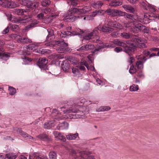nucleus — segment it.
Listing matches in <instances>:
<instances>
[{
    "mask_svg": "<svg viewBox=\"0 0 159 159\" xmlns=\"http://www.w3.org/2000/svg\"><path fill=\"white\" fill-rule=\"evenodd\" d=\"M139 89V87L137 85L133 84L130 87L129 90L131 92L137 91Z\"/></svg>",
    "mask_w": 159,
    "mask_h": 159,
    "instance_id": "44",
    "label": "nucleus"
},
{
    "mask_svg": "<svg viewBox=\"0 0 159 159\" xmlns=\"http://www.w3.org/2000/svg\"><path fill=\"white\" fill-rule=\"evenodd\" d=\"M80 29H78L76 31H73L71 32H70V34H69V36H75L78 35L80 36V37L81 35L80 34V32L79 31H78V30Z\"/></svg>",
    "mask_w": 159,
    "mask_h": 159,
    "instance_id": "50",
    "label": "nucleus"
},
{
    "mask_svg": "<svg viewBox=\"0 0 159 159\" xmlns=\"http://www.w3.org/2000/svg\"><path fill=\"white\" fill-rule=\"evenodd\" d=\"M20 2L23 5L26 6L28 8L33 9H36L37 12H38L39 10L36 9L39 5V3L38 2H32L31 1L28 0H19Z\"/></svg>",
    "mask_w": 159,
    "mask_h": 159,
    "instance_id": "4",
    "label": "nucleus"
},
{
    "mask_svg": "<svg viewBox=\"0 0 159 159\" xmlns=\"http://www.w3.org/2000/svg\"><path fill=\"white\" fill-rule=\"evenodd\" d=\"M133 25L134 27L137 29L139 31L146 33H148L149 32V30L147 27L137 22L134 21Z\"/></svg>",
    "mask_w": 159,
    "mask_h": 159,
    "instance_id": "8",
    "label": "nucleus"
},
{
    "mask_svg": "<svg viewBox=\"0 0 159 159\" xmlns=\"http://www.w3.org/2000/svg\"><path fill=\"white\" fill-rule=\"evenodd\" d=\"M50 3V0H43L41 2V5L43 7H46L49 5Z\"/></svg>",
    "mask_w": 159,
    "mask_h": 159,
    "instance_id": "51",
    "label": "nucleus"
},
{
    "mask_svg": "<svg viewBox=\"0 0 159 159\" xmlns=\"http://www.w3.org/2000/svg\"><path fill=\"white\" fill-rule=\"evenodd\" d=\"M79 153V156H77L75 157V159H95L93 156L88 154L87 152L82 151Z\"/></svg>",
    "mask_w": 159,
    "mask_h": 159,
    "instance_id": "7",
    "label": "nucleus"
},
{
    "mask_svg": "<svg viewBox=\"0 0 159 159\" xmlns=\"http://www.w3.org/2000/svg\"><path fill=\"white\" fill-rule=\"evenodd\" d=\"M122 7L126 12L131 13L134 12V8L130 5L125 4L122 6Z\"/></svg>",
    "mask_w": 159,
    "mask_h": 159,
    "instance_id": "26",
    "label": "nucleus"
},
{
    "mask_svg": "<svg viewBox=\"0 0 159 159\" xmlns=\"http://www.w3.org/2000/svg\"><path fill=\"white\" fill-rule=\"evenodd\" d=\"M125 12L120 11L117 9H115V16H122L125 14Z\"/></svg>",
    "mask_w": 159,
    "mask_h": 159,
    "instance_id": "46",
    "label": "nucleus"
},
{
    "mask_svg": "<svg viewBox=\"0 0 159 159\" xmlns=\"http://www.w3.org/2000/svg\"><path fill=\"white\" fill-rule=\"evenodd\" d=\"M103 4L101 1H98L91 4V6L93 8L97 9L100 8Z\"/></svg>",
    "mask_w": 159,
    "mask_h": 159,
    "instance_id": "35",
    "label": "nucleus"
},
{
    "mask_svg": "<svg viewBox=\"0 0 159 159\" xmlns=\"http://www.w3.org/2000/svg\"><path fill=\"white\" fill-rule=\"evenodd\" d=\"M0 5L4 7L13 8L18 7V3L11 1V0H0Z\"/></svg>",
    "mask_w": 159,
    "mask_h": 159,
    "instance_id": "5",
    "label": "nucleus"
},
{
    "mask_svg": "<svg viewBox=\"0 0 159 159\" xmlns=\"http://www.w3.org/2000/svg\"><path fill=\"white\" fill-rule=\"evenodd\" d=\"M84 65L88 70H90L93 71H95V68L93 66L90 65V66H89L86 62L84 63Z\"/></svg>",
    "mask_w": 159,
    "mask_h": 159,
    "instance_id": "56",
    "label": "nucleus"
},
{
    "mask_svg": "<svg viewBox=\"0 0 159 159\" xmlns=\"http://www.w3.org/2000/svg\"><path fill=\"white\" fill-rule=\"evenodd\" d=\"M62 68L65 72H68L70 68V65L68 60H65L63 61L61 64Z\"/></svg>",
    "mask_w": 159,
    "mask_h": 159,
    "instance_id": "27",
    "label": "nucleus"
},
{
    "mask_svg": "<svg viewBox=\"0 0 159 159\" xmlns=\"http://www.w3.org/2000/svg\"><path fill=\"white\" fill-rule=\"evenodd\" d=\"M15 13L18 15H23L24 12H27L28 10L26 9H16L15 10Z\"/></svg>",
    "mask_w": 159,
    "mask_h": 159,
    "instance_id": "34",
    "label": "nucleus"
},
{
    "mask_svg": "<svg viewBox=\"0 0 159 159\" xmlns=\"http://www.w3.org/2000/svg\"><path fill=\"white\" fill-rule=\"evenodd\" d=\"M50 51L46 49H42L41 51L39 49L37 50V52L38 53H41V54H44L45 53H48Z\"/></svg>",
    "mask_w": 159,
    "mask_h": 159,
    "instance_id": "57",
    "label": "nucleus"
},
{
    "mask_svg": "<svg viewBox=\"0 0 159 159\" xmlns=\"http://www.w3.org/2000/svg\"><path fill=\"white\" fill-rule=\"evenodd\" d=\"M37 137L38 139L43 141H47L49 139L48 136L45 134H40L37 136Z\"/></svg>",
    "mask_w": 159,
    "mask_h": 159,
    "instance_id": "41",
    "label": "nucleus"
},
{
    "mask_svg": "<svg viewBox=\"0 0 159 159\" xmlns=\"http://www.w3.org/2000/svg\"><path fill=\"white\" fill-rule=\"evenodd\" d=\"M23 61L24 62V64L26 65L29 63L31 62L32 60L27 57L24 56V57L22 58Z\"/></svg>",
    "mask_w": 159,
    "mask_h": 159,
    "instance_id": "49",
    "label": "nucleus"
},
{
    "mask_svg": "<svg viewBox=\"0 0 159 159\" xmlns=\"http://www.w3.org/2000/svg\"><path fill=\"white\" fill-rule=\"evenodd\" d=\"M54 44L59 46H60L57 50L59 53H64L66 52L67 44L65 43L62 39L58 41H55L54 42Z\"/></svg>",
    "mask_w": 159,
    "mask_h": 159,
    "instance_id": "6",
    "label": "nucleus"
},
{
    "mask_svg": "<svg viewBox=\"0 0 159 159\" xmlns=\"http://www.w3.org/2000/svg\"><path fill=\"white\" fill-rule=\"evenodd\" d=\"M140 4L146 10H149L151 12H154L156 11L155 7L148 3H146L144 2H142Z\"/></svg>",
    "mask_w": 159,
    "mask_h": 159,
    "instance_id": "18",
    "label": "nucleus"
},
{
    "mask_svg": "<svg viewBox=\"0 0 159 159\" xmlns=\"http://www.w3.org/2000/svg\"><path fill=\"white\" fill-rule=\"evenodd\" d=\"M71 15L68 13H65L63 15V20L66 22H73L78 19L80 18L79 16H74L71 17Z\"/></svg>",
    "mask_w": 159,
    "mask_h": 159,
    "instance_id": "10",
    "label": "nucleus"
},
{
    "mask_svg": "<svg viewBox=\"0 0 159 159\" xmlns=\"http://www.w3.org/2000/svg\"><path fill=\"white\" fill-rule=\"evenodd\" d=\"M79 134L78 133L74 134H70L66 136V138L69 140H75L78 137Z\"/></svg>",
    "mask_w": 159,
    "mask_h": 159,
    "instance_id": "33",
    "label": "nucleus"
},
{
    "mask_svg": "<svg viewBox=\"0 0 159 159\" xmlns=\"http://www.w3.org/2000/svg\"><path fill=\"white\" fill-rule=\"evenodd\" d=\"M144 18H141V17L139 16L138 17L137 20L142 23V24H146L149 23V21L151 19L150 18L148 17L147 15H144Z\"/></svg>",
    "mask_w": 159,
    "mask_h": 159,
    "instance_id": "23",
    "label": "nucleus"
},
{
    "mask_svg": "<svg viewBox=\"0 0 159 159\" xmlns=\"http://www.w3.org/2000/svg\"><path fill=\"white\" fill-rule=\"evenodd\" d=\"M52 116L53 117H55L54 119L56 120H59L62 119L67 118L76 119L81 117L80 115H65L64 116H60V113L57 109L53 110L52 113Z\"/></svg>",
    "mask_w": 159,
    "mask_h": 159,
    "instance_id": "3",
    "label": "nucleus"
},
{
    "mask_svg": "<svg viewBox=\"0 0 159 159\" xmlns=\"http://www.w3.org/2000/svg\"><path fill=\"white\" fill-rule=\"evenodd\" d=\"M10 57V53L6 54L0 52V59L6 61Z\"/></svg>",
    "mask_w": 159,
    "mask_h": 159,
    "instance_id": "42",
    "label": "nucleus"
},
{
    "mask_svg": "<svg viewBox=\"0 0 159 159\" xmlns=\"http://www.w3.org/2000/svg\"><path fill=\"white\" fill-rule=\"evenodd\" d=\"M107 25L109 27H112L121 30L123 28V26L118 22L115 21L114 19L108 21Z\"/></svg>",
    "mask_w": 159,
    "mask_h": 159,
    "instance_id": "9",
    "label": "nucleus"
},
{
    "mask_svg": "<svg viewBox=\"0 0 159 159\" xmlns=\"http://www.w3.org/2000/svg\"><path fill=\"white\" fill-rule=\"evenodd\" d=\"M11 38L13 39H15L18 42L19 39H20V36L16 34H13L11 36Z\"/></svg>",
    "mask_w": 159,
    "mask_h": 159,
    "instance_id": "60",
    "label": "nucleus"
},
{
    "mask_svg": "<svg viewBox=\"0 0 159 159\" xmlns=\"http://www.w3.org/2000/svg\"><path fill=\"white\" fill-rule=\"evenodd\" d=\"M67 3L68 4L70 3L72 5L75 6L77 5V0H69Z\"/></svg>",
    "mask_w": 159,
    "mask_h": 159,
    "instance_id": "59",
    "label": "nucleus"
},
{
    "mask_svg": "<svg viewBox=\"0 0 159 159\" xmlns=\"http://www.w3.org/2000/svg\"><path fill=\"white\" fill-rule=\"evenodd\" d=\"M118 46H121L125 48L124 51L130 56L132 52L133 51V48L130 47H128L125 43L120 40L119 44Z\"/></svg>",
    "mask_w": 159,
    "mask_h": 159,
    "instance_id": "12",
    "label": "nucleus"
},
{
    "mask_svg": "<svg viewBox=\"0 0 159 159\" xmlns=\"http://www.w3.org/2000/svg\"><path fill=\"white\" fill-rule=\"evenodd\" d=\"M97 27H98L99 28V29H98V31H101L103 32L108 33L112 32L114 30V29L112 28L106 26H103L102 27L100 26H98Z\"/></svg>",
    "mask_w": 159,
    "mask_h": 159,
    "instance_id": "21",
    "label": "nucleus"
},
{
    "mask_svg": "<svg viewBox=\"0 0 159 159\" xmlns=\"http://www.w3.org/2000/svg\"><path fill=\"white\" fill-rule=\"evenodd\" d=\"M30 20V18H25L24 19H21L19 20V21L21 22V23H25L27 22H28Z\"/></svg>",
    "mask_w": 159,
    "mask_h": 159,
    "instance_id": "63",
    "label": "nucleus"
},
{
    "mask_svg": "<svg viewBox=\"0 0 159 159\" xmlns=\"http://www.w3.org/2000/svg\"><path fill=\"white\" fill-rule=\"evenodd\" d=\"M7 16V19L9 21H11L12 22L14 23H16V21H17V20L13 21L12 20L13 18L11 17V14H9Z\"/></svg>",
    "mask_w": 159,
    "mask_h": 159,
    "instance_id": "62",
    "label": "nucleus"
},
{
    "mask_svg": "<svg viewBox=\"0 0 159 159\" xmlns=\"http://www.w3.org/2000/svg\"><path fill=\"white\" fill-rule=\"evenodd\" d=\"M125 18H127L129 19H130L133 20V22H132V24L133 25V22L134 21L136 22L135 21H134V20H135L134 19L133 16L130 14H127L125 16Z\"/></svg>",
    "mask_w": 159,
    "mask_h": 159,
    "instance_id": "54",
    "label": "nucleus"
},
{
    "mask_svg": "<svg viewBox=\"0 0 159 159\" xmlns=\"http://www.w3.org/2000/svg\"><path fill=\"white\" fill-rule=\"evenodd\" d=\"M31 40L27 38H21L20 37L18 40V42L22 43H31Z\"/></svg>",
    "mask_w": 159,
    "mask_h": 159,
    "instance_id": "40",
    "label": "nucleus"
},
{
    "mask_svg": "<svg viewBox=\"0 0 159 159\" xmlns=\"http://www.w3.org/2000/svg\"><path fill=\"white\" fill-rule=\"evenodd\" d=\"M46 30L48 32V35L46 38V40L49 41L52 39L55 38V35L53 30L51 29H49L47 30Z\"/></svg>",
    "mask_w": 159,
    "mask_h": 159,
    "instance_id": "20",
    "label": "nucleus"
},
{
    "mask_svg": "<svg viewBox=\"0 0 159 159\" xmlns=\"http://www.w3.org/2000/svg\"><path fill=\"white\" fill-rule=\"evenodd\" d=\"M122 2L119 0H110V2L109 3L110 6L116 7L121 5Z\"/></svg>",
    "mask_w": 159,
    "mask_h": 159,
    "instance_id": "29",
    "label": "nucleus"
},
{
    "mask_svg": "<svg viewBox=\"0 0 159 159\" xmlns=\"http://www.w3.org/2000/svg\"><path fill=\"white\" fill-rule=\"evenodd\" d=\"M94 19V18H93L90 15H88L86 16H84V18H83V20H82V21H84L85 20H92Z\"/></svg>",
    "mask_w": 159,
    "mask_h": 159,
    "instance_id": "58",
    "label": "nucleus"
},
{
    "mask_svg": "<svg viewBox=\"0 0 159 159\" xmlns=\"http://www.w3.org/2000/svg\"><path fill=\"white\" fill-rule=\"evenodd\" d=\"M49 158L50 159H56L57 154L54 151H51L49 153Z\"/></svg>",
    "mask_w": 159,
    "mask_h": 159,
    "instance_id": "47",
    "label": "nucleus"
},
{
    "mask_svg": "<svg viewBox=\"0 0 159 159\" xmlns=\"http://www.w3.org/2000/svg\"><path fill=\"white\" fill-rule=\"evenodd\" d=\"M64 114H69L70 113H80V110L77 109V108H73L69 109L63 111Z\"/></svg>",
    "mask_w": 159,
    "mask_h": 159,
    "instance_id": "31",
    "label": "nucleus"
},
{
    "mask_svg": "<svg viewBox=\"0 0 159 159\" xmlns=\"http://www.w3.org/2000/svg\"><path fill=\"white\" fill-rule=\"evenodd\" d=\"M51 11V9L49 8H47L43 9L42 12L44 13L47 14L49 13Z\"/></svg>",
    "mask_w": 159,
    "mask_h": 159,
    "instance_id": "64",
    "label": "nucleus"
},
{
    "mask_svg": "<svg viewBox=\"0 0 159 159\" xmlns=\"http://www.w3.org/2000/svg\"><path fill=\"white\" fill-rule=\"evenodd\" d=\"M6 157L8 159H14L17 157V155L15 153L9 152L6 154Z\"/></svg>",
    "mask_w": 159,
    "mask_h": 159,
    "instance_id": "39",
    "label": "nucleus"
},
{
    "mask_svg": "<svg viewBox=\"0 0 159 159\" xmlns=\"http://www.w3.org/2000/svg\"><path fill=\"white\" fill-rule=\"evenodd\" d=\"M39 23V21L36 20H34L32 21L30 24L28 25L26 27L25 30H28L31 28L36 27Z\"/></svg>",
    "mask_w": 159,
    "mask_h": 159,
    "instance_id": "30",
    "label": "nucleus"
},
{
    "mask_svg": "<svg viewBox=\"0 0 159 159\" xmlns=\"http://www.w3.org/2000/svg\"><path fill=\"white\" fill-rule=\"evenodd\" d=\"M136 58L139 60L136 62V66L139 69H143V64L145 62L147 59H144V57H142L141 55L137 56Z\"/></svg>",
    "mask_w": 159,
    "mask_h": 159,
    "instance_id": "13",
    "label": "nucleus"
},
{
    "mask_svg": "<svg viewBox=\"0 0 159 159\" xmlns=\"http://www.w3.org/2000/svg\"><path fill=\"white\" fill-rule=\"evenodd\" d=\"M88 102L86 101L85 99L84 98L77 99L75 101V106L76 107H79L80 109V114L81 115L80 118L82 117V114L84 113V114H87L89 111V107H90L89 105H88ZM75 115H76V114Z\"/></svg>",
    "mask_w": 159,
    "mask_h": 159,
    "instance_id": "2",
    "label": "nucleus"
},
{
    "mask_svg": "<svg viewBox=\"0 0 159 159\" xmlns=\"http://www.w3.org/2000/svg\"><path fill=\"white\" fill-rule=\"evenodd\" d=\"M54 135L58 140H59L63 141H66V138L63 134L57 131L53 132Z\"/></svg>",
    "mask_w": 159,
    "mask_h": 159,
    "instance_id": "25",
    "label": "nucleus"
},
{
    "mask_svg": "<svg viewBox=\"0 0 159 159\" xmlns=\"http://www.w3.org/2000/svg\"><path fill=\"white\" fill-rule=\"evenodd\" d=\"M55 121V120H54L45 123L44 124V128L47 129H49L54 126L56 124L54 122Z\"/></svg>",
    "mask_w": 159,
    "mask_h": 159,
    "instance_id": "28",
    "label": "nucleus"
},
{
    "mask_svg": "<svg viewBox=\"0 0 159 159\" xmlns=\"http://www.w3.org/2000/svg\"><path fill=\"white\" fill-rule=\"evenodd\" d=\"M69 124L66 122H64L60 123L57 127L58 130H64L67 129L69 127Z\"/></svg>",
    "mask_w": 159,
    "mask_h": 159,
    "instance_id": "22",
    "label": "nucleus"
},
{
    "mask_svg": "<svg viewBox=\"0 0 159 159\" xmlns=\"http://www.w3.org/2000/svg\"><path fill=\"white\" fill-rule=\"evenodd\" d=\"M8 90L9 92V94L11 95H14L16 93V89L11 86L9 87L8 88Z\"/></svg>",
    "mask_w": 159,
    "mask_h": 159,
    "instance_id": "45",
    "label": "nucleus"
},
{
    "mask_svg": "<svg viewBox=\"0 0 159 159\" xmlns=\"http://www.w3.org/2000/svg\"><path fill=\"white\" fill-rule=\"evenodd\" d=\"M94 48V46L91 43H89L81 47L78 49H77V50L83 51H90L93 49Z\"/></svg>",
    "mask_w": 159,
    "mask_h": 159,
    "instance_id": "16",
    "label": "nucleus"
},
{
    "mask_svg": "<svg viewBox=\"0 0 159 159\" xmlns=\"http://www.w3.org/2000/svg\"><path fill=\"white\" fill-rule=\"evenodd\" d=\"M120 36L126 39H129L130 37V35L129 33L126 32H123L120 34Z\"/></svg>",
    "mask_w": 159,
    "mask_h": 159,
    "instance_id": "48",
    "label": "nucleus"
},
{
    "mask_svg": "<svg viewBox=\"0 0 159 159\" xmlns=\"http://www.w3.org/2000/svg\"><path fill=\"white\" fill-rule=\"evenodd\" d=\"M48 63V61L45 58H40L38 61V65L39 67L41 69L44 70H48V66L47 64Z\"/></svg>",
    "mask_w": 159,
    "mask_h": 159,
    "instance_id": "14",
    "label": "nucleus"
},
{
    "mask_svg": "<svg viewBox=\"0 0 159 159\" xmlns=\"http://www.w3.org/2000/svg\"><path fill=\"white\" fill-rule=\"evenodd\" d=\"M134 42H137L138 43V45L140 47L142 48H145L147 47L146 45L144 43L146 41L141 39L139 38H134Z\"/></svg>",
    "mask_w": 159,
    "mask_h": 159,
    "instance_id": "24",
    "label": "nucleus"
},
{
    "mask_svg": "<svg viewBox=\"0 0 159 159\" xmlns=\"http://www.w3.org/2000/svg\"><path fill=\"white\" fill-rule=\"evenodd\" d=\"M134 57H130L128 60V61L130 64V68L129 70V72L131 74L135 73L136 71V69L134 68L132 64V63L134 61Z\"/></svg>",
    "mask_w": 159,
    "mask_h": 159,
    "instance_id": "19",
    "label": "nucleus"
},
{
    "mask_svg": "<svg viewBox=\"0 0 159 159\" xmlns=\"http://www.w3.org/2000/svg\"><path fill=\"white\" fill-rule=\"evenodd\" d=\"M14 130L15 132H16L17 133L19 134L21 136L25 138H27L29 139H32L33 141L36 140V139L33 137L29 135L27 133L22 130L21 129L17 127L14 128Z\"/></svg>",
    "mask_w": 159,
    "mask_h": 159,
    "instance_id": "11",
    "label": "nucleus"
},
{
    "mask_svg": "<svg viewBox=\"0 0 159 159\" xmlns=\"http://www.w3.org/2000/svg\"><path fill=\"white\" fill-rule=\"evenodd\" d=\"M80 9L75 8H71L69 10L67 13L70 14L72 15L74 14L77 13L78 12L80 13Z\"/></svg>",
    "mask_w": 159,
    "mask_h": 159,
    "instance_id": "38",
    "label": "nucleus"
},
{
    "mask_svg": "<svg viewBox=\"0 0 159 159\" xmlns=\"http://www.w3.org/2000/svg\"><path fill=\"white\" fill-rule=\"evenodd\" d=\"M115 9H108L106 10L105 12L108 15L112 16H115Z\"/></svg>",
    "mask_w": 159,
    "mask_h": 159,
    "instance_id": "43",
    "label": "nucleus"
},
{
    "mask_svg": "<svg viewBox=\"0 0 159 159\" xmlns=\"http://www.w3.org/2000/svg\"><path fill=\"white\" fill-rule=\"evenodd\" d=\"M38 47V43L32 44L26 46L24 47V49L25 51L30 52L34 51V50Z\"/></svg>",
    "mask_w": 159,
    "mask_h": 159,
    "instance_id": "17",
    "label": "nucleus"
},
{
    "mask_svg": "<svg viewBox=\"0 0 159 159\" xmlns=\"http://www.w3.org/2000/svg\"><path fill=\"white\" fill-rule=\"evenodd\" d=\"M99 29V28L98 27H96L94 28L92 31L89 30H84L81 29L78 30V31H79L80 32V34H80L81 35L80 37L82 38L83 40H88L92 39L95 36L96 37V41H94V42L98 43L97 44L98 48L94 51V53L96 52V51H98L99 49L106 47L114 48L115 47L114 45L113 44H105L97 36V35L98 33Z\"/></svg>",
    "mask_w": 159,
    "mask_h": 159,
    "instance_id": "1",
    "label": "nucleus"
},
{
    "mask_svg": "<svg viewBox=\"0 0 159 159\" xmlns=\"http://www.w3.org/2000/svg\"><path fill=\"white\" fill-rule=\"evenodd\" d=\"M143 56L142 55H141V56L142 57H144V59H146V57L148 56V55L150 54V52L149 51H144L143 52Z\"/></svg>",
    "mask_w": 159,
    "mask_h": 159,
    "instance_id": "61",
    "label": "nucleus"
},
{
    "mask_svg": "<svg viewBox=\"0 0 159 159\" xmlns=\"http://www.w3.org/2000/svg\"><path fill=\"white\" fill-rule=\"evenodd\" d=\"M84 65L88 70H90L93 71H95V68L93 66L90 65V66H89L86 62L84 63Z\"/></svg>",
    "mask_w": 159,
    "mask_h": 159,
    "instance_id": "55",
    "label": "nucleus"
},
{
    "mask_svg": "<svg viewBox=\"0 0 159 159\" xmlns=\"http://www.w3.org/2000/svg\"><path fill=\"white\" fill-rule=\"evenodd\" d=\"M92 10L91 7L89 6H85L83 8L80 9V13L85 14L89 13Z\"/></svg>",
    "mask_w": 159,
    "mask_h": 159,
    "instance_id": "32",
    "label": "nucleus"
},
{
    "mask_svg": "<svg viewBox=\"0 0 159 159\" xmlns=\"http://www.w3.org/2000/svg\"><path fill=\"white\" fill-rule=\"evenodd\" d=\"M103 11H98L95 10L93 12L90 13V15L93 18L96 16H100L102 15L103 14Z\"/></svg>",
    "mask_w": 159,
    "mask_h": 159,
    "instance_id": "36",
    "label": "nucleus"
},
{
    "mask_svg": "<svg viewBox=\"0 0 159 159\" xmlns=\"http://www.w3.org/2000/svg\"><path fill=\"white\" fill-rule=\"evenodd\" d=\"M72 72L75 76H77L78 77L81 76L82 74L80 71L78 67L73 68L72 69Z\"/></svg>",
    "mask_w": 159,
    "mask_h": 159,
    "instance_id": "37",
    "label": "nucleus"
},
{
    "mask_svg": "<svg viewBox=\"0 0 159 159\" xmlns=\"http://www.w3.org/2000/svg\"><path fill=\"white\" fill-rule=\"evenodd\" d=\"M69 61L71 63L74 65H76L78 63L77 60L76 58L74 57H72L70 58Z\"/></svg>",
    "mask_w": 159,
    "mask_h": 159,
    "instance_id": "53",
    "label": "nucleus"
},
{
    "mask_svg": "<svg viewBox=\"0 0 159 159\" xmlns=\"http://www.w3.org/2000/svg\"><path fill=\"white\" fill-rule=\"evenodd\" d=\"M29 159H48L47 157L44 155H42L35 152L32 155L29 156Z\"/></svg>",
    "mask_w": 159,
    "mask_h": 159,
    "instance_id": "15",
    "label": "nucleus"
},
{
    "mask_svg": "<svg viewBox=\"0 0 159 159\" xmlns=\"http://www.w3.org/2000/svg\"><path fill=\"white\" fill-rule=\"evenodd\" d=\"M69 31H63L60 33V36L61 38H66L69 36Z\"/></svg>",
    "mask_w": 159,
    "mask_h": 159,
    "instance_id": "52",
    "label": "nucleus"
}]
</instances>
